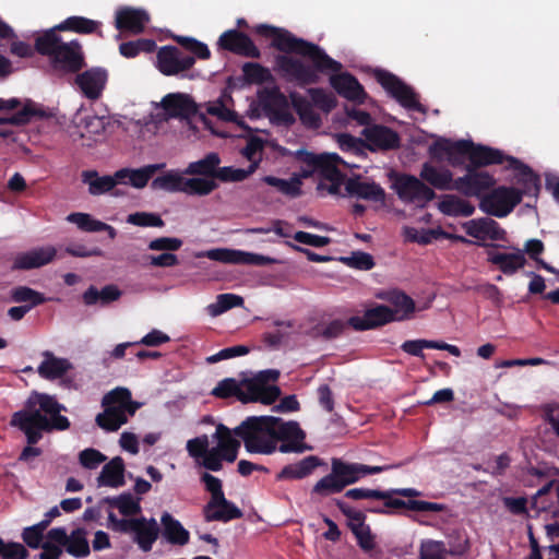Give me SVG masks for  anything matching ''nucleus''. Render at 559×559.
<instances>
[{"label":"nucleus","instance_id":"nucleus-38","mask_svg":"<svg viewBox=\"0 0 559 559\" xmlns=\"http://www.w3.org/2000/svg\"><path fill=\"white\" fill-rule=\"evenodd\" d=\"M221 157L217 153L206 154L202 159L192 162L185 170L187 175L204 176L205 178L216 179Z\"/></svg>","mask_w":559,"mask_h":559},{"label":"nucleus","instance_id":"nucleus-18","mask_svg":"<svg viewBox=\"0 0 559 559\" xmlns=\"http://www.w3.org/2000/svg\"><path fill=\"white\" fill-rule=\"evenodd\" d=\"M221 49L230 51L235 55L258 59L261 56L259 48L252 39L242 32L237 29H228L224 32L217 43Z\"/></svg>","mask_w":559,"mask_h":559},{"label":"nucleus","instance_id":"nucleus-61","mask_svg":"<svg viewBox=\"0 0 559 559\" xmlns=\"http://www.w3.org/2000/svg\"><path fill=\"white\" fill-rule=\"evenodd\" d=\"M200 480L204 485V489L211 495L207 502H214L222 497H225L223 483L218 477L213 476L210 473H203Z\"/></svg>","mask_w":559,"mask_h":559},{"label":"nucleus","instance_id":"nucleus-31","mask_svg":"<svg viewBox=\"0 0 559 559\" xmlns=\"http://www.w3.org/2000/svg\"><path fill=\"white\" fill-rule=\"evenodd\" d=\"M419 177L438 190H454L455 178L448 168L439 169L430 163H424Z\"/></svg>","mask_w":559,"mask_h":559},{"label":"nucleus","instance_id":"nucleus-40","mask_svg":"<svg viewBox=\"0 0 559 559\" xmlns=\"http://www.w3.org/2000/svg\"><path fill=\"white\" fill-rule=\"evenodd\" d=\"M57 32L59 29L53 26L38 35L35 39V51L50 59L59 49V46L63 44Z\"/></svg>","mask_w":559,"mask_h":559},{"label":"nucleus","instance_id":"nucleus-12","mask_svg":"<svg viewBox=\"0 0 559 559\" xmlns=\"http://www.w3.org/2000/svg\"><path fill=\"white\" fill-rule=\"evenodd\" d=\"M496 185V179L488 171L465 165V175L455 178L454 190L464 197H476L479 200Z\"/></svg>","mask_w":559,"mask_h":559},{"label":"nucleus","instance_id":"nucleus-37","mask_svg":"<svg viewBox=\"0 0 559 559\" xmlns=\"http://www.w3.org/2000/svg\"><path fill=\"white\" fill-rule=\"evenodd\" d=\"M242 385L246 388V404L259 402L264 405H271L281 395V389L277 385H258L255 383Z\"/></svg>","mask_w":559,"mask_h":559},{"label":"nucleus","instance_id":"nucleus-6","mask_svg":"<svg viewBox=\"0 0 559 559\" xmlns=\"http://www.w3.org/2000/svg\"><path fill=\"white\" fill-rule=\"evenodd\" d=\"M108 521L111 524L114 531L119 533H134V543L138 544L139 548L148 552L152 550L153 544L156 542L159 535V527L154 518L146 519L130 518V519H118L114 513H109Z\"/></svg>","mask_w":559,"mask_h":559},{"label":"nucleus","instance_id":"nucleus-58","mask_svg":"<svg viewBox=\"0 0 559 559\" xmlns=\"http://www.w3.org/2000/svg\"><path fill=\"white\" fill-rule=\"evenodd\" d=\"M242 72L246 80L250 83L262 84L272 79L267 68L255 62H247L242 66Z\"/></svg>","mask_w":559,"mask_h":559},{"label":"nucleus","instance_id":"nucleus-15","mask_svg":"<svg viewBox=\"0 0 559 559\" xmlns=\"http://www.w3.org/2000/svg\"><path fill=\"white\" fill-rule=\"evenodd\" d=\"M204 255L210 260L227 264L266 266L276 262L274 258L267 255L227 248L212 249Z\"/></svg>","mask_w":559,"mask_h":559},{"label":"nucleus","instance_id":"nucleus-52","mask_svg":"<svg viewBox=\"0 0 559 559\" xmlns=\"http://www.w3.org/2000/svg\"><path fill=\"white\" fill-rule=\"evenodd\" d=\"M242 305H243V298L241 296L226 293V294L218 295L216 298V302L211 304L207 307V309H209V312L213 317H216V316H219V314L226 312L227 310H230L236 307H240Z\"/></svg>","mask_w":559,"mask_h":559},{"label":"nucleus","instance_id":"nucleus-14","mask_svg":"<svg viewBox=\"0 0 559 559\" xmlns=\"http://www.w3.org/2000/svg\"><path fill=\"white\" fill-rule=\"evenodd\" d=\"M47 538L63 546L66 551L75 558L87 557L91 552L86 531L81 527L73 530L70 535L64 527H55L47 533Z\"/></svg>","mask_w":559,"mask_h":559},{"label":"nucleus","instance_id":"nucleus-17","mask_svg":"<svg viewBox=\"0 0 559 559\" xmlns=\"http://www.w3.org/2000/svg\"><path fill=\"white\" fill-rule=\"evenodd\" d=\"M507 169L515 171V182L521 200L524 195L537 198L540 191V178L533 169L516 157H508Z\"/></svg>","mask_w":559,"mask_h":559},{"label":"nucleus","instance_id":"nucleus-16","mask_svg":"<svg viewBox=\"0 0 559 559\" xmlns=\"http://www.w3.org/2000/svg\"><path fill=\"white\" fill-rule=\"evenodd\" d=\"M487 248V262L495 265L502 274L507 276L514 275L526 264L524 252L518 249L514 252L499 251L496 243H480Z\"/></svg>","mask_w":559,"mask_h":559},{"label":"nucleus","instance_id":"nucleus-8","mask_svg":"<svg viewBox=\"0 0 559 559\" xmlns=\"http://www.w3.org/2000/svg\"><path fill=\"white\" fill-rule=\"evenodd\" d=\"M393 189L402 202L414 204L419 209L426 207L436 198L433 189L421 178L408 174L399 175L393 182Z\"/></svg>","mask_w":559,"mask_h":559},{"label":"nucleus","instance_id":"nucleus-56","mask_svg":"<svg viewBox=\"0 0 559 559\" xmlns=\"http://www.w3.org/2000/svg\"><path fill=\"white\" fill-rule=\"evenodd\" d=\"M335 506L342 512L343 515L348 520L347 526L352 531V527L362 528L366 526V514L362 511L353 509L348 503L341 499L335 500Z\"/></svg>","mask_w":559,"mask_h":559},{"label":"nucleus","instance_id":"nucleus-43","mask_svg":"<svg viewBox=\"0 0 559 559\" xmlns=\"http://www.w3.org/2000/svg\"><path fill=\"white\" fill-rule=\"evenodd\" d=\"M100 23L84 16H69L58 25H56V28L59 29V32H74L78 34H93L97 32L99 28Z\"/></svg>","mask_w":559,"mask_h":559},{"label":"nucleus","instance_id":"nucleus-59","mask_svg":"<svg viewBox=\"0 0 559 559\" xmlns=\"http://www.w3.org/2000/svg\"><path fill=\"white\" fill-rule=\"evenodd\" d=\"M131 392L127 388H116L106 393L102 400L103 406L114 407L122 412V407L130 401Z\"/></svg>","mask_w":559,"mask_h":559},{"label":"nucleus","instance_id":"nucleus-28","mask_svg":"<svg viewBox=\"0 0 559 559\" xmlns=\"http://www.w3.org/2000/svg\"><path fill=\"white\" fill-rule=\"evenodd\" d=\"M340 164H345L336 153H322L313 173H318L323 179L338 188L345 179L344 174L338 169Z\"/></svg>","mask_w":559,"mask_h":559},{"label":"nucleus","instance_id":"nucleus-49","mask_svg":"<svg viewBox=\"0 0 559 559\" xmlns=\"http://www.w3.org/2000/svg\"><path fill=\"white\" fill-rule=\"evenodd\" d=\"M11 299L16 304L25 302V306L34 308L36 306L46 302L44 294L28 287V286H16L11 290Z\"/></svg>","mask_w":559,"mask_h":559},{"label":"nucleus","instance_id":"nucleus-41","mask_svg":"<svg viewBox=\"0 0 559 559\" xmlns=\"http://www.w3.org/2000/svg\"><path fill=\"white\" fill-rule=\"evenodd\" d=\"M261 180L267 186L275 188L282 194L289 197L292 199L298 198L302 194V182L301 179L297 176H294L288 180L277 178L274 176H264Z\"/></svg>","mask_w":559,"mask_h":559},{"label":"nucleus","instance_id":"nucleus-63","mask_svg":"<svg viewBox=\"0 0 559 559\" xmlns=\"http://www.w3.org/2000/svg\"><path fill=\"white\" fill-rule=\"evenodd\" d=\"M106 460L107 457L105 454L93 448L85 449L79 454L80 464L88 469H95Z\"/></svg>","mask_w":559,"mask_h":559},{"label":"nucleus","instance_id":"nucleus-26","mask_svg":"<svg viewBox=\"0 0 559 559\" xmlns=\"http://www.w3.org/2000/svg\"><path fill=\"white\" fill-rule=\"evenodd\" d=\"M41 356L44 359L37 367V373L45 380H57L73 369V365L69 359L57 357L50 350H44Z\"/></svg>","mask_w":559,"mask_h":559},{"label":"nucleus","instance_id":"nucleus-48","mask_svg":"<svg viewBox=\"0 0 559 559\" xmlns=\"http://www.w3.org/2000/svg\"><path fill=\"white\" fill-rule=\"evenodd\" d=\"M105 409L96 416V424L106 431H117L122 425L128 421V417L121 411L116 408L103 406Z\"/></svg>","mask_w":559,"mask_h":559},{"label":"nucleus","instance_id":"nucleus-2","mask_svg":"<svg viewBox=\"0 0 559 559\" xmlns=\"http://www.w3.org/2000/svg\"><path fill=\"white\" fill-rule=\"evenodd\" d=\"M234 433L251 454L300 453L306 449V433L299 424L280 417L248 416L234 428Z\"/></svg>","mask_w":559,"mask_h":559},{"label":"nucleus","instance_id":"nucleus-34","mask_svg":"<svg viewBox=\"0 0 559 559\" xmlns=\"http://www.w3.org/2000/svg\"><path fill=\"white\" fill-rule=\"evenodd\" d=\"M124 462L121 456L111 459L103 466V469L97 477L98 486H106L118 488L124 485Z\"/></svg>","mask_w":559,"mask_h":559},{"label":"nucleus","instance_id":"nucleus-45","mask_svg":"<svg viewBox=\"0 0 559 559\" xmlns=\"http://www.w3.org/2000/svg\"><path fill=\"white\" fill-rule=\"evenodd\" d=\"M241 384L234 378H225L217 383L211 394L223 400L236 397L246 404V389L243 390Z\"/></svg>","mask_w":559,"mask_h":559},{"label":"nucleus","instance_id":"nucleus-33","mask_svg":"<svg viewBox=\"0 0 559 559\" xmlns=\"http://www.w3.org/2000/svg\"><path fill=\"white\" fill-rule=\"evenodd\" d=\"M234 429H229L223 424L216 427L215 437L217 439V445L214 449H218V452L225 456V461L233 463L236 461L238 450L240 448V440L236 439Z\"/></svg>","mask_w":559,"mask_h":559},{"label":"nucleus","instance_id":"nucleus-4","mask_svg":"<svg viewBox=\"0 0 559 559\" xmlns=\"http://www.w3.org/2000/svg\"><path fill=\"white\" fill-rule=\"evenodd\" d=\"M396 466L397 465L370 466L333 457L331 460V472L314 484L311 493L320 497L340 493L347 486L356 484L368 475L379 474Z\"/></svg>","mask_w":559,"mask_h":559},{"label":"nucleus","instance_id":"nucleus-39","mask_svg":"<svg viewBox=\"0 0 559 559\" xmlns=\"http://www.w3.org/2000/svg\"><path fill=\"white\" fill-rule=\"evenodd\" d=\"M103 502L118 509L123 516H133L142 511L141 498H134L130 492H122L117 497H106Z\"/></svg>","mask_w":559,"mask_h":559},{"label":"nucleus","instance_id":"nucleus-53","mask_svg":"<svg viewBox=\"0 0 559 559\" xmlns=\"http://www.w3.org/2000/svg\"><path fill=\"white\" fill-rule=\"evenodd\" d=\"M218 185L210 178H187L185 193L190 195H209Z\"/></svg>","mask_w":559,"mask_h":559},{"label":"nucleus","instance_id":"nucleus-35","mask_svg":"<svg viewBox=\"0 0 559 559\" xmlns=\"http://www.w3.org/2000/svg\"><path fill=\"white\" fill-rule=\"evenodd\" d=\"M439 211L453 217H468L475 212V206L467 200L462 199L455 194H447L438 204Z\"/></svg>","mask_w":559,"mask_h":559},{"label":"nucleus","instance_id":"nucleus-51","mask_svg":"<svg viewBox=\"0 0 559 559\" xmlns=\"http://www.w3.org/2000/svg\"><path fill=\"white\" fill-rule=\"evenodd\" d=\"M258 168V162H253L247 169L234 168L231 166L218 167L216 179L223 182H239L248 178Z\"/></svg>","mask_w":559,"mask_h":559},{"label":"nucleus","instance_id":"nucleus-42","mask_svg":"<svg viewBox=\"0 0 559 559\" xmlns=\"http://www.w3.org/2000/svg\"><path fill=\"white\" fill-rule=\"evenodd\" d=\"M82 181L88 185V192L92 195H100L111 191L115 188V181L111 176H99L96 170L83 171Z\"/></svg>","mask_w":559,"mask_h":559},{"label":"nucleus","instance_id":"nucleus-22","mask_svg":"<svg viewBox=\"0 0 559 559\" xmlns=\"http://www.w3.org/2000/svg\"><path fill=\"white\" fill-rule=\"evenodd\" d=\"M378 298L385 300L392 306L391 311L394 321L409 320L416 311L414 299L400 289L382 292L378 294Z\"/></svg>","mask_w":559,"mask_h":559},{"label":"nucleus","instance_id":"nucleus-7","mask_svg":"<svg viewBox=\"0 0 559 559\" xmlns=\"http://www.w3.org/2000/svg\"><path fill=\"white\" fill-rule=\"evenodd\" d=\"M377 82L393 97L402 107L408 110H415L426 114L427 108L418 100V95L414 88L407 85L399 76L383 69L374 71Z\"/></svg>","mask_w":559,"mask_h":559},{"label":"nucleus","instance_id":"nucleus-32","mask_svg":"<svg viewBox=\"0 0 559 559\" xmlns=\"http://www.w3.org/2000/svg\"><path fill=\"white\" fill-rule=\"evenodd\" d=\"M323 464L322 460L314 455L304 457L297 463L288 464L276 475L277 480L302 479Z\"/></svg>","mask_w":559,"mask_h":559},{"label":"nucleus","instance_id":"nucleus-47","mask_svg":"<svg viewBox=\"0 0 559 559\" xmlns=\"http://www.w3.org/2000/svg\"><path fill=\"white\" fill-rule=\"evenodd\" d=\"M187 178L176 171H167L162 176H157L152 181L153 189H159L168 192H183L186 189Z\"/></svg>","mask_w":559,"mask_h":559},{"label":"nucleus","instance_id":"nucleus-21","mask_svg":"<svg viewBox=\"0 0 559 559\" xmlns=\"http://www.w3.org/2000/svg\"><path fill=\"white\" fill-rule=\"evenodd\" d=\"M160 106L169 118L189 119L198 111L194 100L182 93L167 94L163 97Z\"/></svg>","mask_w":559,"mask_h":559},{"label":"nucleus","instance_id":"nucleus-23","mask_svg":"<svg viewBox=\"0 0 559 559\" xmlns=\"http://www.w3.org/2000/svg\"><path fill=\"white\" fill-rule=\"evenodd\" d=\"M203 516L206 522L227 523L243 516V512L234 502L222 497L214 502H206L203 507Z\"/></svg>","mask_w":559,"mask_h":559},{"label":"nucleus","instance_id":"nucleus-54","mask_svg":"<svg viewBox=\"0 0 559 559\" xmlns=\"http://www.w3.org/2000/svg\"><path fill=\"white\" fill-rule=\"evenodd\" d=\"M165 167V164H152L146 165L139 169H131V176H130V185L136 189L144 188L150 179L153 177V175L163 169Z\"/></svg>","mask_w":559,"mask_h":559},{"label":"nucleus","instance_id":"nucleus-44","mask_svg":"<svg viewBox=\"0 0 559 559\" xmlns=\"http://www.w3.org/2000/svg\"><path fill=\"white\" fill-rule=\"evenodd\" d=\"M120 290L114 285H107L102 290L96 287H88L83 294V301L87 306L100 302L102 305H108L111 301L117 300L120 297Z\"/></svg>","mask_w":559,"mask_h":559},{"label":"nucleus","instance_id":"nucleus-64","mask_svg":"<svg viewBox=\"0 0 559 559\" xmlns=\"http://www.w3.org/2000/svg\"><path fill=\"white\" fill-rule=\"evenodd\" d=\"M182 240L176 237H159L150 241L148 249L153 251L174 252L182 247Z\"/></svg>","mask_w":559,"mask_h":559},{"label":"nucleus","instance_id":"nucleus-25","mask_svg":"<svg viewBox=\"0 0 559 559\" xmlns=\"http://www.w3.org/2000/svg\"><path fill=\"white\" fill-rule=\"evenodd\" d=\"M381 493L384 496L383 498H378L377 500H383L384 507L386 510L390 509H407L411 511L417 512H442L444 510V506L437 502L423 501V500H402L399 498H393L396 496L394 489L390 490H381Z\"/></svg>","mask_w":559,"mask_h":559},{"label":"nucleus","instance_id":"nucleus-5","mask_svg":"<svg viewBox=\"0 0 559 559\" xmlns=\"http://www.w3.org/2000/svg\"><path fill=\"white\" fill-rule=\"evenodd\" d=\"M175 40L193 56L171 45L159 48L156 56L157 69L166 76L178 75L190 70L195 63V58L207 60L211 57L207 45L195 38L176 36Z\"/></svg>","mask_w":559,"mask_h":559},{"label":"nucleus","instance_id":"nucleus-29","mask_svg":"<svg viewBox=\"0 0 559 559\" xmlns=\"http://www.w3.org/2000/svg\"><path fill=\"white\" fill-rule=\"evenodd\" d=\"M148 14L139 9L124 8L116 14V28L127 31L133 34H140L144 31L145 24L148 22Z\"/></svg>","mask_w":559,"mask_h":559},{"label":"nucleus","instance_id":"nucleus-20","mask_svg":"<svg viewBox=\"0 0 559 559\" xmlns=\"http://www.w3.org/2000/svg\"><path fill=\"white\" fill-rule=\"evenodd\" d=\"M394 322L391 307L377 305L365 311L362 317L354 316L348 319L349 325L356 331L372 330Z\"/></svg>","mask_w":559,"mask_h":559},{"label":"nucleus","instance_id":"nucleus-10","mask_svg":"<svg viewBox=\"0 0 559 559\" xmlns=\"http://www.w3.org/2000/svg\"><path fill=\"white\" fill-rule=\"evenodd\" d=\"M259 103L263 110L278 124L289 127L296 119L289 111L288 97L281 92L278 86L265 87L258 94Z\"/></svg>","mask_w":559,"mask_h":559},{"label":"nucleus","instance_id":"nucleus-36","mask_svg":"<svg viewBox=\"0 0 559 559\" xmlns=\"http://www.w3.org/2000/svg\"><path fill=\"white\" fill-rule=\"evenodd\" d=\"M160 522L163 524L164 537L171 545L183 546L189 543L190 534L170 513L164 512Z\"/></svg>","mask_w":559,"mask_h":559},{"label":"nucleus","instance_id":"nucleus-1","mask_svg":"<svg viewBox=\"0 0 559 559\" xmlns=\"http://www.w3.org/2000/svg\"><path fill=\"white\" fill-rule=\"evenodd\" d=\"M254 31L262 37L272 38L271 46L283 52L275 57L274 70L286 82L306 87L318 84L320 73L333 72L330 84L341 97L359 105L366 102L367 93L359 81L349 72L337 73L342 70V63L331 58L319 45L273 25L259 24Z\"/></svg>","mask_w":559,"mask_h":559},{"label":"nucleus","instance_id":"nucleus-27","mask_svg":"<svg viewBox=\"0 0 559 559\" xmlns=\"http://www.w3.org/2000/svg\"><path fill=\"white\" fill-rule=\"evenodd\" d=\"M508 157L498 148L486 146L483 144H475L472 141V148L469 155V163L466 166L480 169L481 167L490 165H500L503 162L508 163Z\"/></svg>","mask_w":559,"mask_h":559},{"label":"nucleus","instance_id":"nucleus-19","mask_svg":"<svg viewBox=\"0 0 559 559\" xmlns=\"http://www.w3.org/2000/svg\"><path fill=\"white\" fill-rule=\"evenodd\" d=\"M108 72L100 67L91 68L75 76V84L79 86L83 96L91 100L98 99L106 87Z\"/></svg>","mask_w":559,"mask_h":559},{"label":"nucleus","instance_id":"nucleus-57","mask_svg":"<svg viewBox=\"0 0 559 559\" xmlns=\"http://www.w3.org/2000/svg\"><path fill=\"white\" fill-rule=\"evenodd\" d=\"M67 221L73 223L79 229L87 233L100 231L102 222L95 219L91 214L75 212L68 215Z\"/></svg>","mask_w":559,"mask_h":559},{"label":"nucleus","instance_id":"nucleus-30","mask_svg":"<svg viewBox=\"0 0 559 559\" xmlns=\"http://www.w3.org/2000/svg\"><path fill=\"white\" fill-rule=\"evenodd\" d=\"M345 189L349 195L367 201L383 202L385 199V191L379 183L361 181L358 177L347 179Z\"/></svg>","mask_w":559,"mask_h":559},{"label":"nucleus","instance_id":"nucleus-13","mask_svg":"<svg viewBox=\"0 0 559 559\" xmlns=\"http://www.w3.org/2000/svg\"><path fill=\"white\" fill-rule=\"evenodd\" d=\"M49 61L55 71L63 74L78 73L85 67L84 52L76 39L63 41Z\"/></svg>","mask_w":559,"mask_h":559},{"label":"nucleus","instance_id":"nucleus-46","mask_svg":"<svg viewBox=\"0 0 559 559\" xmlns=\"http://www.w3.org/2000/svg\"><path fill=\"white\" fill-rule=\"evenodd\" d=\"M34 117L44 118L46 117L45 111L41 108H37L35 103L26 100L23 108L8 118L0 117V124H13L24 126L28 123Z\"/></svg>","mask_w":559,"mask_h":559},{"label":"nucleus","instance_id":"nucleus-3","mask_svg":"<svg viewBox=\"0 0 559 559\" xmlns=\"http://www.w3.org/2000/svg\"><path fill=\"white\" fill-rule=\"evenodd\" d=\"M66 409L52 395L36 391L31 393L24 408L15 412L10 421L12 427L25 435L28 443L20 453V461L27 462L41 454V450L33 445L40 441L43 432L63 431L70 427L69 419L60 414Z\"/></svg>","mask_w":559,"mask_h":559},{"label":"nucleus","instance_id":"nucleus-60","mask_svg":"<svg viewBox=\"0 0 559 559\" xmlns=\"http://www.w3.org/2000/svg\"><path fill=\"white\" fill-rule=\"evenodd\" d=\"M127 223L140 227H163L165 225L158 214L148 212H135L129 214Z\"/></svg>","mask_w":559,"mask_h":559},{"label":"nucleus","instance_id":"nucleus-11","mask_svg":"<svg viewBox=\"0 0 559 559\" xmlns=\"http://www.w3.org/2000/svg\"><path fill=\"white\" fill-rule=\"evenodd\" d=\"M360 134L364 136V148L371 153H385L401 147L399 132L383 124L373 122L370 127L364 128Z\"/></svg>","mask_w":559,"mask_h":559},{"label":"nucleus","instance_id":"nucleus-50","mask_svg":"<svg viewBox=\"0 0 559 559\" xmlns=\"http://www.w3.org/2000/svg\"><path fill=\"white\" fill-rule=\"evenodd\" d=\"M472 148L471 140H457L453 141L449 151L447 160L452 167H461L467 165L466 159L469 162Z\"/></svg>","mask_w":559,"mask_h":559},{"label":"nucleus","instance_id":"nucleus-55","mask_svg":"<svg viewBox=\"0 0 559 559\" xmlns=\"http://www.w3.org/2000/svg\"><path fill=\"white\" fill-rule=\"evenodd\" d=\"M448 548L441 540H423L419 548V559H445Z\"/></svg>","mask_w":559,"mask_h":559},{"label":"nucleus","instance_id":"nucleus-9","mask_svg":"<svg viewBox=\"0 0 559 559\" xmlns=\"http://www.w3.org/2000/svg\"><path fill=\"white\" fill-rule=\"evenodd\" d=\"M521 203V195L514 187L500 186L481 197L479 209L499 218L508 216Z\"/></svg>","mask_w":559,"mask_h":559},{"label":"nucleus","instance_id":"nucleus-62","mask_svg":"<svg viewBox=\"0 0 559 559\" xmlns=\"http://www.w3.org/2000/svg\"><path fill=\"white\" fill-rule=\"evenodd\" d=\"M343 261L350 267L369 271L374 266L373 257L362 251L352 252L350 257L344 258Z\"/></svg>","mask_w":559,"mask_h":559},{"label":"nucleus","instance_id":"nucleus-24","mask_svg":"<svg viewBox=\"0 0 559 559\" xmlns=\"http://www.w3.org/2000/svg\"><path fill=\"white\" fill-rule=\"evenodd\" d=\"M52 246L39 247L16 255L13 261V270H32L50 263L56 257Z\"/></svg>","mask_w":559,"mask_h":559}]
</instances>
